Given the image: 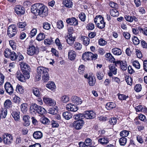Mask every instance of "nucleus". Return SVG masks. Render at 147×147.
<instances>
[{
    "mask_svg": "<svg viewBox=\"0 0 147 147\" xmlns=\"http://www.w3.org/2000/svg\"><path fill=\"white\" fill-rule=\"evenodd\" d=\"M116 107L115 104L113 102H109L106 104V107L107 110H111Z\"/></svg>",
    "mask_w": 147,
    "mask_h": 147,
    "instance_id": "nucleus-30",
    "label": "nucleus"
},
{
    "mask_svg": "<svg viewBox=\"0 0 147 147\" xmlns=\"http://www.w3.org/2000/svg\"><path fill=\"white\" fill-rule=\"evenodd\" d=\"M98 142L101 144H106L109 142V138L106 137L100 138L98 139Z\"/></svg>",
    "mask_w": 147,
    "mask_h": 147,
    "instance_id": "nucleus-25",
    "label": "nucleus"
},
{
    "mask_svg": "<svg viewBox=\"0 0 147 147\" xmlns=\"http://www.w3.org/2000/svg\"><path fill=\"white\" fill-rule=\"evenodd\" d=\"M62 115L65 119L67 120L69 119L72 116V115L70 113L67 111L63 112Z\"/></svg>",
    "mask_w": 147,
    "mask_h": 147,
    "instance_id": "nucleus-29",
    "label": "nucleus"
},
{
    "mask_svg": "<svg viewBox=\"0 0 147 147\" xmlns=\"http://www.w3.org/2000/svg\"><path fill=\"white\" fill-rule=\"evenodd\" d=\"M66 22L68 24L71 25L75 26L78 24L77 20L74 17L67 19Z\"/></svg>",
    "mask_w": 147,
    "mask_h": 147,
    "instance_id": "nucleus-16",
    "label": "nucleus"
},
{
    "mask_svg": "<svg viewBox=\"0 0 147 147\" xmlns=\"http://www.w3.org/2000/svg\"><path fill=\"white\" fill-rule=\"evenodd\" d=\"M105 57L106 58H109L110 59H111L112 61H113L115 60L114 58L113 57L112 55L110 53H107L105 55Z\"/></svg>",
    "mask_w": 147,
    "mask_h": 147,
    "instance_id": "nucleus-64",
    "label": "nucleus"
},
{
    "mask_svg": "<svg viewBox=\"0 0 147 147\" xmlns=\"http://www.w3.org/2000/svg\"><path fill=\"white\" fill-rule=\"evenodd\" d=\"M45 38L44 34L40 33L37 36L36 39L39 41L43 40Z\"/></svg>",
    "mask_w": 147,
    "mask_h": 147,
    "instance_id": "nucleus-39",
    "label": "nucleus"
},
{
    "mask_svg": "<svg viewBox=\"0 0 147 147\" xmlns=\"http://www.w3.org/2000/svg\"><path fill=\"white\" fill-rule=\"evenodd\" d=\"M84 66L83 65H81L79 67L78 71L80 74H82L84 72Z\"/></svg>",
    "mask_w": 147,
    "mask_h": 147,
    "instance_id": "nucleus-51",
    "label": "nucleus"
},
{
    "mask_svg": "<svg viewBox=\"0 0 147 147\" xmlns=\"http://www.w3.org/2000/svg\"><path fill=\"white\" fill-rule=\"evenodd\" d=\"M4 143L6 145L10 144L12 141V136L10 134L5 133L3 135Z\"/></svg>",
    "mask_w": 147,
    "mask_h": 147,
    "instance_id": "nucleus-9",
    "label": "nucleus"
},
{
    "mask_svg": "<svg viewBox=\"0 0 147 147\" xmlns=\"http://www.w3.org/2000/svg\"><path fill=\"white\" fill-rule=\"evenodd\" d=\"M127 139L124 137H122L119 140L120 144L122 146H124L126 143Z\"/></svg>",
    "mask_w": 147,
    "mask_h": 147,
    "instance_id": "nucleus-40",
    "label": "nucleus"
},
{
    "mask_svg": "<svg viewBox=\"0 0 147 147\" xmlns=\"http://www.w3.org/2000/svg\"><path fill=\"white\" fill-rule=\"evenodd\" d=\"M75 48L78 50H80L82 47V45L80 43L78 42H76L74 45Z\"/></svg>",
    "mask_w": 147,
    "mask_h": 147,
    "instance_id": "nucleus-61",
    "label": "nucleus"
},
{
    "mask_svg": "<svg viewBox=\"0 0 147 147\" xmlns=\"http://www.w3.org/2000/svg\"><path fill=\"white\" fill-rule=\"evenodd\" d=\"M128 96H126L123 94H120L118 95V98L119 99L121 100H126L127 98H128Z\"/></svg>",
    "mask_w": 147,
    "mask_h": 147,
    "instance_id": "nucleus-60",
    "label": "nucleus"
},
{
    "mask_svg": "<svg viewBox=\"0 0 147 147\" xmlns=\"http://www.w3.org/2000/svg\"><path fill=\"white\" fill-rule=\"evenodd\" d=\"M129 134V131L126 130L123 131L120 133L121 136L122 137H124L125 138L128 136Z\"/></svg>",
    "mask_w": 147,
    "mask_h": 147,
    "instance_id": "nucleus-44",
    "label": "nucleus"
},
{
    "mask_svg": "<svg viewBox=\"0 0 147 147\" xmlns=\"http://www.w3.org/2000/svg\"><path fill=\"white\" fill-rule=\"evenodd\" d=\"M81 39L83 41V44L85 46H87L89 43L90 39L86 36H82Z\"/></svg>",
    "mask_w": 147,
    "mask_h": 147,
    "instance_id": "nucleus-24",
    "label": "nucleus"
},
{
    "mask_svg": "<svg viewBox=\"0 0 147 147\" xmlns=\"http://www.w3.org/2000/svg\"><path fill=\"white\" fill-rule=\"evenodd\" d=\"M46 86L51 90L53 91L55 89L56 87L55 83L52 82L48 83L46 84Z\"/></svg>",
    "mask_w": 147,
    "mask_h": 147,
    "instance_id": "nucleus-28",
    "label": "nucleus"
},
{
    "mask_svg": "<svg viewBox=\"0 0 147 147\" xmlns=\"http://www.w3.org/2000/svg\"><path fill=\"white\" fill-rule=\"evenodd\" d=\"M109 69L110 71L114 74L115 75L117 74V69L115 68V66L110 65L109 66Z\"/></svg>",
    "mask_w": 147,
    "mask_h": 147,
    "instance_id": "nucleus-41",
    "label": "nucleus"
},
{
    "mask_svg": "<svg viewBox=\"0 0 147 147\" xmlns=\"http://www.w3.org/2000/svg\"><path fill=\"white\" fill-rule=\"evenodd\" d=\"M66 109L69 111L76 112L78 109V107L76 105L71 103L67 104L66 105Z\"/></svg>",
    "mask_w": 147,
    "mask_h": 147,
    "instance_id": "nucleus-15",
    "label": "nucleus"
},
{
    "mask_svg": "<svg viewBox=\"0 0 147 147\" xmlns=\"http://www.w3.org/2000/svg\"><path fill=\"white\" fill-rule=\"evenodd\" d=\"M40 121L42 123L45 124H49L50 122V121L47 118L44 117L41 118Z\"/></svg>",
    "mask_w": 147,
    "mask_h": 147,
    "instance_id": "nucleus-36",
    "label": "nucleus"
},
{
    "mask_svg": "<svg viewBox=\"0 0 147 147\" xmlns=\"http://www.w3.org/2000/svg\"><path fill=\"white\" fill-rule=\"evenodd\" d=\"M87 28L88 30H92L94 28V25L93 23H90L87 25Z\"/></svg>",
    "mask_w": 147,
    "mask_h": 147,
    "instance_id": "nucleus-62",
    "label": "nucleus"
},
{
    "mask_svg": "<svg viewBox=\"0 0 147 147\" xmlns=\"http://www.w3.org/2000/svg\"><path fill=\"white\" fill-rule=\"evenodd\" d=\"M27 105L25 103H23L21 105V109L23 113H25L28 110Z\"/></svg>",
    "mask_w": 147,
    "mask_h": 147,
    "instance_id": "nucleus-37",
    "label": "nucleus"
},
{
    "mask_svg": "<svg viewBox=\"0 0 147 147\" xmlns=\"http://www.w3.org/2000/svg\"><path fill=\"white\" fill-rule=\"evenodd\" d=\"M15 11L16 13L18 14H23L25 12L24 8L21 6H18L16 7Z\"/></svg>",
    "mask_w": 147,
    "mask_h": 147,
    "instance_id": "nucleus-20",
    "label": "nucleus"
},
{
    "mask_svg": "<svg viewBox=\"0 0 147 147\" xmlns=\"http://www.w3.org/2000/svg\"><path fill=\"white\" fill-rule=\"evenodd\" d=\"M32 91L33 94L36 97H39L40 95V92L38 88H33Z\"/></svg>",
    "mask_w": 147,
    "mask_h": 147,
    "instance_id": "nucleus-32",
    "label": "nucleus"
},
{
    "mask_svg": "<svg viewBox=\"0 0 147 147\" xmlns=\"http://www.w3.org/2000/svg\"><path fill=\"white\" fill-rule=\"evenodd\" d=\"M133 65L136 68L139 69L140 67V65L137 61H135L133 62Z\"/></svg>",
    "mask_w": 147,
    "mask_h": 147,
    "instance_id": "nucleus-57",
    "label": "nucleus"
},
{
    "mask_svg": "<svg viewBox=\"0 0 147 147\" xmlns=\"http://www.w3.org/2000/svg\"><path fill=\"white\" fill-rule=\"evenodd\" d=\"M110 13L111 16L114 17H117L119 14V12L116 9L110 10Z\"/></svg>",
    "mask_w": 147,
    "mask_h": 147,
    "instance_id": "nucleus-33",
    "label": "nucleus"
},
{
    "mask_svg": "<svg viewBox=\"0 0 147 147\" xmlns=\"http://www.w3.org/2000/svg\"><path fill=\"white\" fill-rule=\"evenodd\" d=\"M49 69L48 68L42 66H39L37 67V71L38 75L36 76V79L39 80L41 78L42 75V80L44 82H47L49 80V76L48 71Z\"/></svg>",
    "mask_w": 147,
    "mask_h": 147,
    "instance_id": "nucleus-2",
    "label": "nucleus"
},
{
    "mask_svg": "<svg viewBox=\"0 0 147 147\" xmlns=\"http://www.w3.org/2000/svg\"><path fill=\"white\" fill-rule=\"evenodd\" d=\"M17 25L19 28H23L26 26V23L25 22H19Z\"/></svg>",
    "mask_w": 147,
    "mask_h": 147,
    "instance_id": "nucleus-43",
    "label": "nucleus"
},
{
    "mask_svg": "<svg viewBox=\"0 0 147 147\" xmlns=\"http://www.w3.org/2000/svg\"><path fill=\"white\" fill-rule=\"evenodd\" d=\"M84 122L83 120H79L74 122V127L77 129H80L83 126Z\"/></svg>",
    "mask_w": 147,
    "mask_h": 147,
    "instance_id": "nucleus-14",
    "label": "nucleus"
},
{
    "mask_svg": "<svg viewBox=\"0 0 147 147\" xmlns=\"http://www.w3.org/2000/svg\"><path fill=\"white\" fill-rule=\"evenodd\" d=\"M94 21L97 26L99 28L102 29L105 26V23L104 22L103 18H101V16L98 17L96 16L94 19Z\"/></svg>",
    "mask_w": 147,
    "mask_h": 147,
    "instance_id": "nucleus-5",
    "label": "nucleus"
},
{
    "mask_svg": "<svg viewBox=\"0 0 147 147\" xmlns=\"http://www.w3.org/2000/svg\"><path fill=\"white\" fill-rule=\"evenodd\" d=\"M112 53L116 55H121L122 52L121 50L118 48H115L112 49Z\"/></svg>",
    "mask_w": 147,
    "mask_h": 147,
    "instance_id": "nucleus-23",
    "label": "nucleus"
},
{
    "mask_svg": "<svg viewBox=\"0 0 147 147\" xmlns=\"http://www.w3.org/2000/svg\"><path fill=\"white\" fill-rule=\"evenodd\" d=\"M62 3L66 7L68 8L71 7L73 5L72 2L70 0L63 1Z\"/></svg>",
    "mask_w": 147,
    "mask_h": 147,
    "instance_id": "nucleus-27",
    "label": "nucleus"
},
{
    "mask_svg": "<svg viewBox=\"0 0 147 147\" xmlns=\"http://www.w3.org/2000/svg\"><path fill=\"white\" fill-rule=\"evenodd\" d=\"M79 18L80 20L82 21H84L86 19V15L84 13L82 12L79 15Z\"/></svg>",
    "mask_w": 147,
    "mask_h": 147,
    "instance_id": "nucleus-58",
    "label": "nucleus"
},
{
    "mask_svg": "<svg viewBox=\"0 0 147 147\" xmlns=\"http://www.w3.org/2000/svg\"><path fill=\"white\" fill-rule=\"evenodd\" d=\"M141 86V85L140 84H136L134 88V90L137 92H140L142 89Z\"/></svg>",
    "mask_w": 147,
    "mask_h": 147,
    "instance_id": "nucleus-59",
    "label": "nucleus"
},
{
    "mask_svg": "<svg viewBox=\"0 0 147 147\" xmlns=\"http://www.w3.org/2000/svg\"><path fill=\"white\" fill-rule=\"evenodd\" d=\"M30 118L28 115H25L23 117V125L26 126H28L30 124V122L29 120V118Z\"/></svg>",
    "mask_w": 147,
    "mask_h": 147,
    "instance_id": "nucleus-22",
    "label": "nucleus"
},
{
    "mask_svg": "<svg viewBox=\"0 0 147 147\" xmlns=\"http://www.w3.org/2000/svg\"><path fill=\"white\" fill-rule=\"evenodd\" d=\"M31 12L41 17H45L48 15V9L47 7L42 4L39 3L33 5L31 8Z\"/></svg>",
    "mask_w": 147,
    "mask_h": 147,
    "instance_id": "nucleus-1",
    "label": "nucleus"
},
{
    "mask_svg": "<svg viewBox=\"0 0 147 147\" xmlns=\"http://www.w3.org/2000/svg\"><path fill=\"white\" fill-rule=\"evenodd\" d=\"M17 78L18 80L21 82H24L26 79H29L30 77V75L29 74H25V73H22L20 71H17L16 74Z\"/></svg>",
    "mask_w": 147,
    "mask_h": 147,
    "instance_id": "nucleus-7",
    "label": "nucleus"
},
{
    "mask_svg": "<svg viewBox=\"0 0 147 147\" xmlns=\"http://www.w3.org/2000/svg\"><path fill=\"white\" fill-rule=\"evenodd\" d=\"M92 140L90 138H87L85 140L84 143L86 147H88L91 145Z\"/></svg>",
    "mask_w": 147,
    "mask_h": 147,
    "instance_id": "nucleus-54",
    "label": "nucleus"
},
{
    "mask_svg": "<svg viewBox=\"0 0 147 147\" xmlns=\"http://www.w3.org/2000/svg\"><path fill=\"white\" fill-rule=\"evenodd\" d=\"M43 99L44 102L49 106H53L56 105L55 101L51 98L44 97L43 98Z\"/></svg>",
    "mask_w": 147,
    "mask_h": 147,
    "instance_id": "nucleus-11",
    "label": "nucleus"
},
{
    "mask_svg": "<svg viewBox=\"0 0 147 147\" xmlns=\"http://www.w3.org/2000/svg\"><path fill=\"white\" fill-rule=\"evenodd\" d=\"M96 76L98 79L99 80L102 79L103 77V75L101 71L97 72L96 74Z\"/></svg>",
    "mask_w": 147,
    "mask_h": 147,
    "instance_id": "nucleus-56",
    "label": "nucleus"
},
{
    "mask_svg": "<svg viewBox=\"0 0 147 147\" xmlns=\"http://www.w3.org/2000/svg\"><path fill=\"white\" fill-rule=\"evenodd\" d=\"M132 41L134 44L138 45L140 43V40L137 37L134 36L132 38Z\"/></svg>",
    "mask_w": 147,
    "mask_h": 147,
    "instance_id": "nucleus-50",
    "label": "nucleus"
},
{
    "mask_svg": "<svg viewBox=\"0 0 147 147\" xmlns=\"http://www.w3.org/2000/svg\"><path fill=\"white\" fill-rule=\"evenodd\" d=\"M20 66L23 72L25 74L27 73V74H29V71H30V68L28 65L25 63L23 62L20 64Z\"/></svg>",
    "mask_w": 147,
    "mask_h": 147,
    "instance_id": "nucleus-12",
    "label": "nucleus"
},
{
    "mask_svg": "<svg viewBox=\"0 0 147 147\" xmlns=\"http://www.w3.org/2000/svg\"><path fill=\"white\" fill-rule=\"evenodd\" d=\"M97 55L96 54L88 52L83 54L82 55V58L84 59H86L88 60H95L97 58Z\"/></svg>",
    "mask_w": 147,
    "mask_h": 147,
    "instance_id": "nucleus-8",
    "label": "nucleus"
},
{
    "mask_svg": "<svg viewBox=\"0 0 147 147\" xmlns=\"http://www.w3.org/2000/svg\"><path fill=\"white\" fill-rule=\"evenodd\" d=\"M74 118L77 121L82 120V119L84 118V115L81 113L77 114L74 115Z\"/></svg>",
    "mask_w": 147,
    "mask_h": 147,
    "instance_id": "nucleus-31",
    "label": "nucleus"
},
{
    "mask_svg": "<svg viewBox=\"0 0 147 147\" xmlns=\"http://www.w3.org/2000/svg\"><path fill=\"white\" fill-rule=\"evenodd\" d=\"M117 122V119L116 118L113 117L110 119L109 122L111 125H114L116 124Z\"/></svg>",
    "mask_w": 147,
    "mask_h": 147,
    "instance_id": "nucleus-52",
    "label": "nucleus"
},
{
    "mask_svg": "<svg viewBox=\"0 0 147 147\" xmlns=\"http://www.w3.org/2000/svg\"><path fill=\"white\" fill-rule=\"evenodd\" d=\"M48 111L49 113L53 115L56 114L57 112V110L53 107L49 108Z\"/></svg>",
    "mask_w": 147,
    "mask_h": 147,
    "instance_id": "nucleus-45",
    "label": "nucleus"
},
{
    "mask_svg": "<svg viewBox=\"0 0 147 147\" xmlns=\"http://www.w3.org/2000/svg\"><path fill=\"white\" fill-rule=\"evenodd\" d=\"M64 26L63 22L62 20H59L57 22V27L60 29L62 28Z\"/></svg>",
    "mask_w": 147,
    "mask_h": 147,
    "instance_id": "nucleus-53",
    "label": "nucleus"
},
{
    "mask_svg": "<svg viewBox=\"0 0 147 147\" xmlns=\"http://www.w3.org/2000/svg\"><path fill=\"white\" fill-rule=\"evenodd\" d=\"M84 115V118L88 119H93L96 117L95 113L91 111H85Z\"/></svg>",
    "mask_w": 147,
    "mask_h": 147,
    "instance_id": "nucleus-10",
    "label": "nucleus"
},
{
    "mask_svg": "<svg viewBox=\"0 0 147 147\" xmlns=\"http://www.w3.org/2000/svg\"><path fill=\"white\" fill-rule=\"evenodd\" d=\"M7 111L6 109H2L0 111V115L1 116V118H5L7 115Z\"/></svg>",
    "mask_w": 147,
    "mask_h": 147,
    "instance_id": "nucleus-35",
    "label": "nucleus"
},
{
    "mask_svg": "<svg viewBox=\"0 0 147 147\" xmlns=\"http://www.w3.org/2000/svg\"><path fill=\"white\" fill-rule=\"evenodd\" d=\"M18 56L16 53L14 51L12 52L10 55V59L12 60H15L18 59Z\"/></svg>",
    "mask_w": 147,
    "mask_h": 147,
    "instance_id": "nucleus-49",
    "label": "nucleus"
},
{
    "mask_svg": "<svg viewBox=\"0 0 147 147\" xmlns=\"http://www.w3.org/2000/svg\"><path fill=\"white\" fill-rule=\"evenodd\" d=\"M33 136L36 139H39L42 138L43 134L40 131H37L34 132L33 134Z\"/></svg>",
    "mask_w": 147,
    "mask_h": 147,
    "instance_id": "nucleus-19",
    "label": "nucleus"
},
{
    "mask_svg": "<svg viewBox=\"0 0 147 147\" xmlns=\"http://www.w3.org/2000/svg\"><path fill=\"white\" fill-rule=\"evenodd\" d=\"M17 32L16 27L15 25H11L8 27L7 34L9 37L12 38L14 36Z\"/></svg>",
    "mask_w": 147,
    "mask_h": 147,
    "instance_id": "nucleus-6",
    "label": "nucleus"
},
{
    "mask_svg": "<svg viewBox=\"0 0 147 147\" xmlns=\"http://www.w3.org/2000/svg\"><path fill=\"white\" fill-rule=\"evenodd\" d=\"M27 49L26 53L29 56H35L38 53V49L36 47L33 45H29Z\"/></svg>",
    "mask_w": 147,
    "mask_h": 147,
    "instance_id": "nucleus-3",
    "label": "nucleus"
},
{
    "mask_svg": "<svg viewBox=\"0 0 147 147\" xmlns=\"http://www.w3.org/2000/svg\"><path fill=\"white\" fill-rule=\"evenodd\" d=\"M68 57L71 60H74L76 56V52L73 50H70L68 52Z\"/></svg>",
    "mask_w": 147,
    "mask_h": 147,
    "instance_id": "nucleus-21",
    "label": "nucleus"
},
{
    "mask_svg": "<svg viewBox=\"0 0 147 147\" xmlns=\"http://www.w3.org/2000/svg\"><path fill=\"white\" fill-rule=\"evenodd\" d=\"M11 115L16 121H18L20 119V112L17 110H12L11 112Z\"/></svg>",
    "mask_w": 147,
    "mask_h": 147,
    "instance_id": "nucleus-17",
    "label": "nucleus"
},
{
    "mask_svg": "<svg viewBox=\"0 0 147 147\" xmlns=\"http://www.w3.org/2000/svg\"><path fill=\"white\" fill-rule=\"evenodd\" d=\"M55 42L56 44L58 46V49L60 50H61L62 49V46L60 42V41L59 39L58 38H57L55 40Z\"/></svg>",
    "mask_w": 147,
    "mask_h": 147,
    "instance_id": "nucleus-47",
    "label": "nucleus"
},
{
    "mask_svg": "<svg viewBox=\"0 0 147 147\" xmlns=\"http://www.w3.org/2000/svg\"><path fill=\"white\" fill-rule=\"evenodd\" d=\"M61 101L63 103H67L69 100V98L68 96L64 95L61 97Z\"/></svg>",
    "mask_w": 147,
    "mask_h": 147,
    "instance_id": "nucleus-34",
    "label": "nucleus"
},
{
    "mask_svg": "<svg viewBox=\"0 0 147 147\" xmlns=\"http://www.w3.org/2000/svg\"><path fill=\"white\" fill-rule=\"evenodd\" d=\"M67 38L66 39L67 43L70 45H71L74 42L75 39L72 36V35L69 34L67 36Z\"/></svg>",
    "mask_w": 147,
    "mask_h": 147,
    "instance_id": "nucleus-26",
    "label": "nucleus"
},
{
    "mask_svg": "<svg viewBox=\"0 0 147 147\" xmlns=\"http://www.w3.org/2000/svg\"><path fill=\"white\" fill-rule=\"evenodd\" d=\"M99 44L101 46H104L107 44V42L103 38H100L98 40Z\"/></svg>",
    "mask_w": 147,
    "mask_h": 147,
    "instance_id": "nucleus-55",
    "label": "nucleus"
},
{
    "mask_svg": "<svg viewBox=\"0 0 147 147\" xmlns=\"http://www.w3.org/2000/svg\"><path fill=\"white\" fill-rule=\"evenodd\" d=\"M71 100L73 103L77 105L81 104L82 102V99L80 97L76 96L72 97Z\"/></svg>",
    "mask_w": 147,
    "mask_h": 147,
    "instance_id": "nucleus-18",
    "label": "nucleus"
},
{
    "mask_svg": "<svg viewBox=\"0 0 147 147\" xmlns=\"http://www.w3.org/2000/svg\"><path fill=\"white\" fill-rule=\"evenodd\" d=\"M30 109L33 111L34 112L36 111L41 115H43L46 112V110L44 108L35 104H32L30 106Z\"/></svg>",
    "mask_w": 147,
    "mask_h": 147,
    "instance_id": "nucleus-4",
    "label": "nucleus"
},
{
    "mask_svg": "<svg viewBox=\"0 0 147 147\" xmlns=\"http://www.w3.org/2000/svg\"><path fill=\"white\" fill-rule=\"evenodd\" d=\"M11 101L10 100L7 99L4 102V105L5 108H8L11 107Z\"/></svg>",
    "mask_w": 147,
    "mask_h": 147,
    "instance_id": "nucleus-38",
    "label": "nucleus"
},
{
    "mask_svg": "<svg viewBox=\"0 0 147 147\" xmlns=\"http://www.w3.org/2000/svg\"><path fill=\"white\" fill-rule=\"evenodd\" d=\"M6 91L9 95H12L13 93V89L12 86L8 82H6L5 85Z\"/></svg>",
    "mask_w": 147,
    "mask_h": 147,
    "instance_id": "nucleus-13",
    "label": "nucleus"
},
{
    "mask_svg": "<svg viewBox=\"0 0 147 147\" xmlns=\"http://www.w3.org/2000/svg\"><path fill=\"white\" fill-rule=\"evenodd\" d=\"M5 54L4 55L6 57H9L11 55L12 52L11 50H10L9 49H6L4 52Z\"/></svg>",
    "mask_w": 147,
    "mask_h": 147,
    "instance_id": "nucleus-46",
    "label": "nucleus"
},
{
    "mask_svg": "<svg viewBox=\"0 0 147 147\" xmlns=\"http://www.w3.org/2000/svg\"><path fill=\"white\" fill-rule=\"evenodd\" d=\"M136 53L137 57L139 58H141L142 57L141 52L139 50L137 49L136 50Z\"/></svg>",
    "mask_w": 147,
    "mask_h": 147,
    "instance_id": "nucleus-63",
    "label": "nucleus"
},
{
    "mask_svg": "<svg viewBox=\"0 0 147 147\" xmlns=\"http://www.w3.org/2000/svg\"><path fill=\"white\" fill-rule=\"evenodd\" d=\"M51 24L48 22H44L43 24V27L46 30H49L51 28Z\"/></svg>",
    "mask_w": 147,
    "mask_h": 147,
    "instance_id": "nucleus-48",
    "label": "nucleus"
},
{
    "mask_svg": "<svg viewBox=\"0 0 147 147\" xmlns=\"http://www.w3.org/2000/svg\"><path fill=\"white\" fill-rule=\"evenodd\" d=\"M96 82L95 79L94 78L90 77L89 79L88 84L90 86H93Z\"/></svg>",
    "mask_w": 147,
    "mask_h": 147,
    "instance_id": "nucleus-42",
    "label": "nucleus"
}]
</instances>
